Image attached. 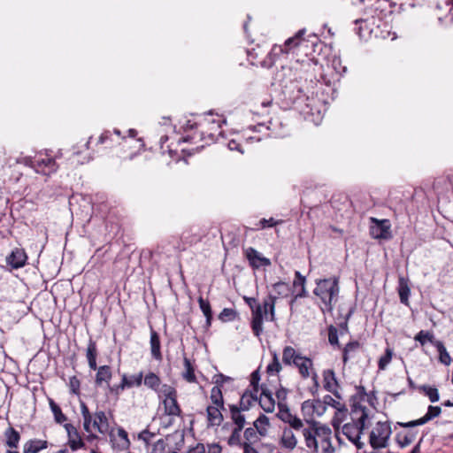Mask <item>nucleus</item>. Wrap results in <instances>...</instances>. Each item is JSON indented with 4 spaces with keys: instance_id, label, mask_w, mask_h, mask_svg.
Segmentation results:
<instances>
[{
    "instance_id": "nucleus-1",
    "label": "nucleus",
    "mask_w": 453,
    "mask_h": 453,
    "mask_svg": "<svg viewBox=\"0 0 453 453\" xmlns=\"http://www.w3.org/2000/svg\"><path fill=\"white\" fill-rule=\"evenodd\" d=\"M339 290V280L336 277L316 280V288L313 293L323 303V306L320 307L323 313L331 312L333 311Z\"/></svg>"
},
{
    "instance_id": "nucleus-2",
    "label": "nucleus",
    "mask_w": 453,
    "mask_h": 453,
    "mask_svg": "<svg viewBox=\"0 0 453 453\" xmlns=\"http://www.w3.org/2000/svg\"><path fill=\"white\" fill-rule=\"evenodd\" d=\"M368 414H362L358 417H351V423H346L342 426V434L355 444L357 452H363L365 443L361 441V434L369 426L367 424Z\"/></svg>"
},
{
    "instance_id": "nucleus-3",
    "label": "nucleus",
    "mask_w": 453,
    "mask_h": 453,
    "mask_svg": "<svg viewBox=\"0 0 453 453\" xmlns=\"http://www.w3.org/2000/svg\"><path fill=\"white\" fill-rule=\"evenodd\" d=\"M357 393L350 396L349 403L351 407L350 416L351 417H358L362 416V414H368V410L365 406L361 404L362 402L365 401L367 393L365 391V387L357 386L356 387Z\"/></svg>"
},
{
    "instance_id": "nucleus-4",
    "label": "nucleus",
    "mask_w": 453,
    "mask_h": 453,
    "mask_svg": "<svg viewBox=\"0 0 453 453\" xmlns=\"http://www.w3.org/2000/svg\"><path fill=\"white\" fill-rule=\"evenodd\" d=\"M325 405L332 406L336 410L335 415L333 419V426L336 427L341 422L344 420L347 416L348 409L344 403L334 399L331 395H326L324 397Z\"/></svg>"
},
{
    "instance_id": "nucleus-5",
    "label": "nucleus",
    "mask_w": 453,
    "mask_h": 453,
    "mask_svg": "<svg viewBox=\"0 0 453 453\" xmlns=\"http://www.w3.org/2000/svg\"><path fill=\"white\" fill-rule=\"evenodd\" d=\"M142 377L143 374L142 372H139L137 375H133L129 378L126 374H123L121 382L112 387L109 386V389L111 392L119 395L127 388H132L133 386H141L142 382Z\"/></svg>"
},
{
    "instance_id": "nucleus-6",
    "label": "nucleus",
    "mask_w": 453,
    "mask_h": 453,
    "mask_svg": "<svg viewBox=\"0 0 453 453\" xmlns=\"http://www.w3.org/2000/svg\"><path fill=\"white\" fill-rule=\"evenodd\" d=\"M245 256L250 263V265L253 269H258L261 266L271 265L270 259L263 257L256 249L252 247L245 250Z\"/></svg>"
},
{
    "instance_id": "nucleus-7",
    "label": "nucleus",
    "mask_w": 453,
    "mask_h": 453,
    "mask_svg": "<svg viewBox=\"0 0 453 453\" xmlns=\"http://www.w3.org/2000/svg\"><path fill=\"white\" fill-rule=\"evenodd\" d=\"M374 225L371 226V234L376 239H388L390 237V225L388 220L372 218Z\"/></svg>"
},
{
    "instance_id": "nucleus-8",
    "label": "nucleus",
    "mask_w": 453,
    "mask_h": 453,
    "mask_svg": "<svg viewBox=\"0 0 453 453\" xmlns=\"http://www.w3.org/2000/svg\"><path fill=\"white\" fill-rule=\"evenodd\" d=\"M64 427L67 433L68 445L73 451L85 447V443L83 442L80 433L74 426L70 423H66L64 425Z\"/></svg>"
},
{
    "instance_id": "nucleus-9",
    "label": "nucleus",
    "mask_w": 453,
    "mask_h": 453,
    "mask_svg": "<svg viewBox=\"0 0 453 453\" xmlns=\"http://www.w3.org/2000/svg\"><path fill=\"white\" fill-rule=\"evenodd\" d=\"M251 329L253 334L259 337L260 334L263 333V320L265 312L262 310V305L258 303L256 305L253 309H251Z\"/></svg>"
},
{
    "instance_id": "nucleus-10",
    "label": "nucleus",
    "mask_w": 453,
    "mask_h": 453,
    "mask_svg": "<svg viewBox=\"0 0 453 453\" xmlns=\"http://www.w3.org/2000/svg\"><path fill=\"white\" fill-rule=\"evenodd\" d=\"M27 256L24 250L15 248L6 257V264L11 266L12 269H19L26 265Z\"/></svg>"
},
{
    "instance_id": "nucleus-11",
    "label": "nucleus",
    "mask_w": 453,
    "mask_h": 453,
    "mask_svg": "<svg viewBox=\"0 0 453 453\" xmlns=\"http://www.w3.org/2000/svg\"><path fill=\"white\" fill-rule=\"evenodd\" d=\"M178 394L164 398L162 403L164 405V414L171 417H181L182 411L177 401Z\"/></svg>"
},
{
    "instance_id": "nucleus-12",
    "label": "nucleus",
    "mask_w": 453,
    "mask_h": 453,
    "mask_svg": "<svg viewBox=\"0 0 453 453\" xmlns=\"http://www.w3.org/2000/svg\"><path fill=\"white\" fill-rule=\"evenodd\" d=\"M30 165L32 167L35 168L37 172L42 168V171H44V168H48V172L45 174H50L51 173H55L58 169L56 161L52 157H44V158H35V160L29 159Z\"/></svg>"
},
{
    "instance_id": "nucleus-13",
    "label": "nucleus",
    "mask_w": 453,
    "mask_h": 453,
    "mask_svg": "<svg viewBox=\"0 0 453 453\" xmlns=\"http://www.w3.org/2000/svg\"><path fill=\"white\" fill-rule=\"evenodd\" d=\"M4 436L5 440V446L9 448L8 450L18 449L21 438L19 431H17L13 426H9L4 432Z\"/></svg>"
},
{
    "instance_id": "nucleus-14",
    "label": "nucleus",
    "mask_w": 453,
    "mask_h": 453,
    "mask_svg": "<svg viewBox=\"0 0 453 453\" xmlns=\"http://www.w3.org/2000/svg\"><path fill=\"white\" fill-rule=\"evenodd\" d=\"M111 442L112 448L118 450L127 449L130 446V441L128 439L127 433L122 427L118 429V438H115L112 434H111Z\"/></svg>"
},
{
    "instance_id": "nucleus-15",
    "label": "nucleus",
    "mask_w": 453,
    "mask_h": 453,
    "mask_svg": "<svg viewBox=\"0 0 453 453\" xmlns=\"http://www.w3.org/2000/svg\"><path fill=\"white\" fill-rule=\"evenodd\" d=\"M324 378V388L329 392H331L336 398L341 399L342 395L339 392L333 388V386L339 387L337 379L335 377V373L333 370H326L323 372Z\"/></svg>"
},
{
    "instance_id": "nucleus-16",
    "label": "nucleus",
    "mask_w": 453,
    "mask_h": 453,
    "mask_svg": "<svg viewBox=\"0 0 453 453\" xmlns=\"http://www.w3.org/2000/svg\"><path fill=\"white\" fill-rule=\"evenodd\" d=\"M49 442L46 440L30 439L23 445V453H39L41 450L47 449Z\"/></svg>"
},
{
    "instance_id": "nucleus-17",
    "label": "nucleus",
    "mask_w": 453,
    "mask_h": 453,
    "mask_svg": "<svg viewBox=\"0 0 453 453\" xmlns=\"http://www.w3.org/2000/svg\"><path fill=\"white\" fill-rule=\"evenodd\" d=\"M397 291L400 298V302L405 305L409 304V297L411 295V288L409 279L403 276L398 278Z\"/></svg>"
},
{
    "instance_id": "nucleus-18",
    "label": "nucleus",
    "mask_w": 453,
    "mask_h": 453,
    "mask_svg": "<svg viewBox=\"0 0 453 453\" xmlns=\"http://www.w3.org/2000/svg\"><path fill=\"white\" fill-rule=\"evenodd\" d=\"M277 296L269 294L263 301L262 310L265 312L266 319L270 321L275 320V303Z\"/></svg>"
},
{
    "instance_id": "nucleus-19",
    "label": "nucleus",
    "mask_w": 453,
    "mask_h": 453,
    "mask_svg": "<svg viewBox=\"0 0 453 453\" xmlns=\"http://www.w3.org/2000/svg\"><path fill=\"white\" fill-rule=\"evenodd\" d=\"M282 448L292 450L296 447L297 439L290 428L285 427L280 440Z\"/></svg>"
},
{
    "instance_id": "nucleus-20",
    "label": "nucleus",
    "mask_w": 453,
    "mask_h": 453,
    "mask_svg": "<svg viewBox=\"0 0 453 453\" xmlns=\"http://www.w3.org/2000/svg\"><path fill=\"white\" fill-rule=\"evenodd\" d=\"M150 350H151V356L154 359L157 361H161L163 358L160 348V338L158 334L151 328L150 331Z\"/></svg>"
},
{
    "instance_id": "nucleus-21",
    "label": "nucleus",
    "mask_w": 453,
    "mask_h": 453,
    "mask_svg": "<svg viewBox=\"0 0 453 453\" xmlns=\"http://www.w3.org/2000/svg\"><path fill=\"white\" fill-rule=\"evenodd\" d=\"M302 359V355L296 351L291 346H286L282 351V362L286 365L296 364L297 361Z\"/></svg>"
},
{
    "instance_id": "nucleus-22",
    "label": "nucleus",
    "mask_w": 453,
    "mask_h": 453,
    "mask_svg": "<svg viewBox=\"0 0 453 453\" xmlns=\"http://www.w3.org/2000/svg\"><path fill=\"white\" fill-rule=\"evenodd\" d=\"M111 368L109 365L99 366L96 374V385L102 386L104 382H106L109 387V381L111 379Z\"/></svg>"
},
{
    "instance_id": "nucleus-23",
    "label": "nucleus",
    "mask_w": 453,
    "mask_h": 453,
    "mask_svg": "<svg viewBox=\"0 0 453 453\" xmlns=\"http://www.w3.org/2000/svg\"><path fill=\"white\" fill-rule=\"evenodd\" d=\"M220 410H222V409L217 405L207 407L206 412H207L208 421L212 426H219L222 423L224 418H223V415H222Z\"/></svg>"
},
{
    "instance_id": "nucleus-24",
    "label": "nucleus",
    "mask_w": 453,
    "mask_h": 453,
    "mask_svg": "<svg viewBox=\"0 0 453 453\" xmlns=\"http://www.w3.org/2000/svg\"><path fill=\"white\" fill-rule=\"evenodd\" d=\"M298 368L299 373L303 379H307L311 376L310 370L313 367L312 360L310 357L302 356V359L294 365Z\"/></svg>"
},
{
    "instance_id": "nucleus-25",
    "label": "nucleus",
    "mask_w": 453,
    "mask_h": 453,
    "mask_svg": "<svg viewBox=\"0 0 453 453\" xmlns=\"http://www.w3.org/2000/svg\"><path fill=\"white\" fill-rule=\"evenodd\" d=\"M305 444L307 448L311 449V453H319V441L316 434H313L312 429L304 428L303 430Z\"/></svg>"
},
{
    "instance_id": "nucleus-26",
    "label": "nucleus",
    "mask_w": 453,
    "mask_h": 453,
    "mask_svg": "<svg viewBox=\"0 0 453 453\" xmlns=\"http://www.w3.org/2000/svg\"><path fill=\"white\" fill-rule=\"evenodd\" d=\"M198 303L202 312L203 313L206 319L205 326L207 328H209L211 326L212 320V311L211 308L210 302L208 300L203 299L202 296H199Z\"/></svg>"
},
{
    "instance_id": "nucleus-27",
    "label": "nucleus",
    "mask_w": 453,
    "mask_h": 453,
    "mask_svg": "<svg viewBox=\"0 0 453 453\" xmlns=\"http://www.w3.org/2000/svg\"><path fill=\"white\" fill-rule=\"evenodd\" d=\"M416 438V434L409 431V432H400L395 435V441L401 447L404 448L414 441Z\"/></svg>"
},
{
    "instance_id": "nucleus-28",
    "label": "nucleus",
    "mask_w": 453,
    "mask_h": 453,
    "mask_svg": "<svg viewBox=\"0 0 453 453\" xmlns=\"http://www.w3.org/2000/svg\"><path fill=\"white\" fill-rule=\"evenodd\" d=\"M415 341L418 342L421 346H425L427 342L431 343L432 345H435V343L438 342L435 338L433 333L429 331L421 330L419 331L416 336L414 337Z\"/></svg>"
},
{
    "instance_id": "nucleus-29",
    "label": "nucleus",
    "mask_w": 453,
    "mask_h": 453,
    "mask_svg": "<svg viewBox=\"0 0 453 453\" xmlns=\"http://www.w3.org/2000/svg\"><path fill=\"white\" fill-rule=\"evenodd\" d=\"M81 412L83 418V428L87 433L91 432V422H92V415L88 410L87 404L81 401Z\"/></svg>"
},
{
    "instance_id": "nucleus-30",
    "label": "nucleus",
    "mask_w": 453,
    "mask_h": 453,
    "mask_svg": "<svg viewBox=\"0 0 453 453\" xmlns=\"http://www.w3.org/2000/svg\"><path fill=\"white\" fill-rule=\"evenodd\" d=\"M444 4L447 8V14L445 16L439 15L438 21L441 25L449 27L453 23V14H451L453 10V2L452 0H445Z\"/></svg>"
},
{
    "instance_id": "nucleus-31",
    "label": "nucleus",
    "mask_w": 453,
    "mask_h": 453,
    "mask_svg": "<svg viewBox=\"0 0 453 453\" xmlns=\"http://www.w3.org/2000/svg\"><path fill=\"white\" fill-rule=\"evenodd\" d=\"M144 385L156 392L161 385V380L156 373L149 372L144 377Z\"/></svg>"
},
{
    "instance_id": "nucleus-32",
    "label": "nucleus",
    "mask_w": 453,
    "mask_h": 453,
    "mask_svg": "<svg viewBox=\"0 0 453 453\" xmlns=\"http://www.w3.org/2000/svg\"><path fill=\"white\" fill-rule=\"evenodd\" d=\"M95 418L99 423L98 432L101 434H105L108 432L110 425L108 418L103 411H98L95 412Z\"/></svg>"
},
{
    "instance_id": "nucleus-33",
    "label": "nucleus",
    "mask_w": 453,
    "mask_h": 453,
    "mask_svg": "<svg viewBox=\"0 0 453 453\" xmlns=\"http://www.w3.org/2000/svg\"><path fill=\"white\" fill-rule=\"evenodd\" d=\"M183 361H184V366L186 369L185 372L182 374L183 379L186 380L189 383L196 382L195 370H194V367H193L190 360L185 357Z\"/></svg>"
},
{
    "instance_id": "nucleus-34",
    "label": "nucleus",
    "mask_w": 453,
    "mask_h": 453,
    "mask_svg": "<svg viewBox=\"0 0 453 453\" xmlns=\"http://www.w3.org/2000/svg\"><path fill=\"white\" fill-rule=\"evenodd\" d=\"M310 428L312 429L313 434H316V437L319 440L330 437L332 434V431L328 426H318L316 422H313L312 427Z\"/></svg>"
},
{
    "instance_id": "nucleus-35",
    "label": "nucleus",
    "mask_w": 453,
    "mask_h": 453,
    "mask_svg": "<svg viewBox=\"0 0 453 453\" xmlns=\"http://www.w3.org/2000/svg\"><path fill=\"white\" fill-rule=\"evenodd\" d=\"M50 407L54 415V419L58 424H62L66 421L67 417L62 412L61 408L52 399H50Z\"/></svg>"
},
{
    "instance_id": "nucleus-36",
    "label": "nucleus",
    "mask_w": 453,
    "mask_h": 453,
    "mask_svg": "<svg viewBox=\"0 0 453 453\" xmlns=\"http://www.w3.org/2000/svg\"><path fill=\"white\" fill-rule=\"evenodd\" d=\"M210 398L214 405L219 406L221 409H224V399L221 389L219 386H214L211 388Z\"/></svg>"
},
{
    "instance_id": "nucleus-37",
    "label": "nucleus",
    "mask_w": 453,
    "mask_h": 453,
    "mask_svg": "<svg viewBox=\"0 0 453 453\" xmlns=\"http://www.w3.org/2000/svg\"><path fill=\"white\" fill-rule=\"evenodd\" d=\"M304 33L305 30L301 29L296 33V35L294 37L288 38L285 42V47L287 48V50H285L286 53L288 51V50L298 46L303 42L302 36L303 35Z\"/></svg>"
},
{
    "instance_id": "nucleus-38",
    "label": "nucleus",
    "mask_w": 453,
    "mask_h": 453,
    "mask_svg": "<svg viewBox=\"0 0 453 453\" xmlns=\"http://www.w3.org/2000/svg\"><path fill=\"white\" fill-rule=\"evenodd\" d=\"M419 390L424 392L425 395L428 396L429 400L432 403H436L439 401L440 395L438 389L436 388H433L427 385H422L419 387Z\"/></svg>"
},
{
    "instance_id": "nucleus-39",
    "label": "nucleus",
    "mask_w": 453,
    "mask_h": 453,
    "mask_svg": "<svg viewBox=\"0 0 453 453\" xmlns=\"http://www.w3.org/2000/svg\"><path fill=\"white\" fill-rule=\"evenodd\" d=\"M434 347H436L438 352H439V359L440 361L449 365L450 364L451 358L449 354L447 352L446 348L444 347L443 343L440 341H438Z\"/></svg>"
},
{
    "instance_id": "nucleus-40",
    "label": "nucleus",
    "mask_w": 453,
    "mask_h": 453,
    "mask_svg": "<svg viewBox=\"0 0 453 453\" xmlns=\"http://www.w3.org/2000/svg\"><path fill=\"white\" fill-rule=\"evenodd\" d=\"M258 403L260 407L267 413H271L274 411L275 401L273 396L259 397Z\"/></svg>"
},
{
    "instance_id": "nucleus-41",
    "label": "nucleus",
    "mask_w": 453,
    "mask_h": 453,
    "mask_svg": "<svg viewBox=\"0 0 453 453\" xmlns=\"http://www.w3.org/2000/svg\"><path fill=\"white\" fill-rule=\"evenodd\" d=\"M238 316V312L234 309L224 308L219 315V319L222 322H230L234 320Z\"/></svg>"
},
{
    "instance_id": "nucleus-42",
    "label": "nucleus",
    "mask_w": 453,
    "mask_h": 453,
    "mask_svg": "<svg viewBox=\"0 0 453 453\" xmlns=\"http://www.w3.org/2000/svg\"><path fill=\"white\" fill-rule=\"evenodd\" d=\"M156 393H157L159 398L162 396L164 398H167L178 394L176 388L168 384H163L162 386H159Z\"/></svg>"
},
{
    "instance_id": "nucleus-43",
    "label": "nucleus",
    "mask_w": 453,
    "mask_h": 453,
    "mask_svg": "<svg viewBox=\"0 0 453 453\" xmlns=\"http://www.w3.org/2000/svg\"><path fill=\"white\" fill-rule=\"evenodd\" d=\"M243 428L234 427L232 431L231 435L227 440V444L229 446H239L241 447L243 442L241 441V432Z\"/></svg>"
},
{
    "instance_id": "nucleus-44",
    "label": "nucleus",
    "mask_w": 453,
    "mask_h": 453,
    "mask_svg": "<svg viewBox=\"0 0 453 453\" xmlns=\"http://www.w3.org/2000/svg\"><path fill=\"white\" fill-rule=\"evenodd\" d=\"M274 291L276 292L277 298L279 297H287L289 293V287L287 283L283 281H278L273 285Z\"/></svg>"
},
{
    "instance_id": "nucleus-45",
    "label": "nucleus",
    "mask_w": 453,
    "mask_h": 453,
    "mask_svg": "<svg viewBox=\"0 0 453 453\" xmlns=\"http://www.w3.org/2000/svg\"><path fill=\"white\" fill-rule=\"evenodd\" d=\"M360 348V343L357 341L346 344L343 349L342 361L346 364L349 358V354L357 351Z\"/></svg>"
},
{
    "instance_id": "nucleus-46",
    "label": "nucleus",
    "mask_w": 453,
    "mask_h": 453,
    "mask_svg": "<svg viewBox=\"0 0 453 453\" xmlns=\"http://www.w3.org/2000/svg\"><path fill=\"white\" fill-rule=\"evenodd\" d=\"M282 369V366L279 361V357L276 352L273 353V360L266 367V372L273 374V372L279 373Z\"/></svg>"
},
{
    "instance_id": "nucleus-47",
    "label": "nucleus",
    "mask_w": 453,
    "mask_h": 453,
    "mask_svg": "<svg viewBox=\"0 0 453 453\" xmlns=\"http://www.w3.org/2000/svg\"><path fill=\"white\" fill-rule=\"evenodd\" d=\"M279 412L277 417L286 423V421L291 418L292 414L286 403H278Z\"/></svg>"
},
{
    "instance_id": "nucleus-48",
    "label": "nucleus",
    "mask_w": 453,
    "mask_h": 453,
    "mask_svg": "<svg viewBox=\"0 0 453 453\" xmlns=\"http://www.w3.org/2000/svg\"><path fill=\"white\" fill-rule=\"evenodd\" d=\"M393 351L391 349L387 348L385 354L381 356L378 362V367L380 370H385L387 365L391 362Z\"/></svg>"
},
{
    "instance_id": "nucleus-49",
    "label": "nucleus",
    "mask_w": 453,
    "mask_h": 453,
    "mask_svg": "<svg viewBox=\"0 0 453 453\" xmlns=\"http://www.w3.org/2000/svg\"><path fill=\"white\" fill-rule=\"evenodd\" d=\"M244 439L245 441L243 443H250V445H253V443L257 442L258 441V436L257 434V431L255 427H248L244 430Z\"/></svg>"
},
{
    "instance_id": "nucleus-50",
    "label": "nucleus",
    "mask_w": 453,
    "mask_h": 453,
    "mask_svg": "<svg viewBox=\"0 0 453 453\" xmlns=\"http://www.w3.org/2000/svg\"><path fill=\"white\" fill-rule=\"evenodd\" d=\"M440 413H441V407L430 405L427 409V412L426 413V415L424 417H422L421 422H424L426 424L432 418L439 416Z\"/></svg>"
},
{
    "instance_id": "nucleus-51",
    "label": "nucleus",
    "mask_w": 453,
    "mask_h": 453,
    "mask_svg": "<svg viewBox=\"0 0 453 453\" xmlns=\"http://www.w3.org/2000/svg\"><path fill=\"white\" fill-rule=\"evenodd\" d=\"M87 359H96L97 357V347L95 341L92 338L89 339L87 347Z\"/></svg>"
},
{
    "instance_id": "nucleus-52",
    "label": "nucleus",
    "mask_w": 453,
    "mask_h": 453,
    "mask_svg": "<svg viewBox=\"0 0 453 453\" xmlns=\"http://www.w3.org/2000/svg\"><path fill=\"white\" fill-rule=\"evenodd\" d=\"M328 342L331 345H338L339 344L338 330L333 325H330L328 326Z\"/></svg>"
},
{
    "instance_id": "nucleus-53",
    "label": "nucleus",
    "mask_w": 453,
    "mask_h": 453,
    "mask_svg": "<svg viewBox=\"0 0 453 453\" xmlns=\"http://www.w3.org/2000/svg\"><path fill=\"white\" fill-rule=\"evenodd\" d=\"M319 444L322 449V453H334V448L331 442V436L326 437V439L319 440Z\"/></svg>"
},
{
    "instance_id": "nucleus-54",
    "label": "nucleus",
    "mask_w": 453,
    "mask_h": 453,
    "mask_svg": "<svg viewBox=\"0 0 453 453\" xmlns=\"http://www.w3.org/2000/svg\"><path fill=\"white\" fill-rule=\"evenodd\" d=\"M301 410L304 415H312L316 410L314 402L311 400L304 401L302 403Z\"/></svg>"
},
{
    "instance_id": "nucleus-55",
    "label": "nucleus",
    "mask_w": 453,
    "mask_h": 453,
    "mask_svg": "<svg viewBox=\"0 0 453 453\" xmlns=\"http://www.w3.org/2000/svg\"><path fill=\"white\" fill-rule=\"evenodd\" d=\"M81 381L76 376H72L69 379V388L71 393L79 395H80Z\"/></svg>"
},
{
    "instance_id": "nucleus-56",
    "label": "nucleus",
    "mask_w": 453,
    "mask_h": 453,
    "mask_svg": "<svg viewBox=\"0 0 453 453\" xmlns=\"http://www.w3.org/2000/svg\"><path fill=\"white\" fill-rule=\"evenodd\" d=\"M252 403L253 402L248 397V390H246L240 399L241 409H242L243 411H249Z\"/></svg>"
},
{
    "instance_id": "nucleus-57",
    "label": "nucleus",
    "mask_w": 453,
    "mask_h": 453,
    "mask_svg": "<svg viewBox=\"0 0 453 453\" xmlns=\"http://www.w3.org/2000/svg\"><path fill=\"white\" fill-rule=\"evenodd\" d=\"M260 381L259 369L255 370L250 375V385L253 387L254 391L258 392Z\"/></svg>"
},
{
    "instance_id": "nucleus-58",
    "label": "nucleus",
    "mask_w": 453,
    "mask_h": 453,
    "mask_svg": "<svg viewBox=\"0 0 453 453\" xmlns=\"http://www.w3.org/2000/svg\"><path fill=\"white\" fill-rule=\"evenodd\" d=\"M154 436V433L150 432L148 429H144L138 434V439L142 441L146 446H149L150 438Z\"/></svg>"
},
{
    "instance_id": "nucleus-59",
    "label": "nucleus",
    "mask_w": 453,
    "mask_h": 453,
    "mask_svg": "<svg viewBox=\"0 0 453 453\" xmlns=\"http://www.w3.org/2000/svg\"><path fill=\"white\" fill-rule=\"evenodd\" d=\"M286 423H288L289 426L296 430H299L303 427V421L297 418L296 416L292 415Z\"/></svg>"
},
{
    "instance_id": "nucleus-60",
    "label": "nucleus",
    "mask_w": 453,
    "mask_h": 453,
    "mask_svg": "<svg viewBox=\"0 0 453 453\" xmlns=\"http://www.w3.org/2000/svg\"><path fill=\"white\" fill-rule=\"evenodd\" d=\"M269 425V418L265 414H260L259 417L253 422L254 427H260L262 426H268Z\"/></svg>"
},
{
    "instance_id": "nucleus-61",
    "label": "nucleus",
    "mask_w": 453,
    "mask_h": 453,
    "mask_svg": "<svg viewBox=\"0 0 453 453\" xmlns=\"http://www.w3.org/2000/svg\"><path fill=\"white\" fill-rule=\"evenodd\" d=\"M234 424L235 425V427L243 428L245 426V416L242 414H236L233 418H231Z\"/></svg>"
},
{
    "instance_id": "nucleus-62",
    "label": "nucleus",
    "mask_w": 453,
    "mask_h": 453,
    "mask_svg": "<svg viewBox=\"0 0 453 453\" xmlns=\"http://www.w3.org/2000/svg\"><path fill=\"white\" fill-rule=\"evenodd\" d=\"M313 402L316 406L315 412L317 413V415L321 416L322 414H324L326 410L324 400L321 401L319 399H317V400H314Z\"/></svg>"
},
{
    "instance_id": "nucleus-63",
    "label": "nucleus",
    "mask_w": 453,
    "mask_h": 453,
    "mask_svg": "<svg viewBox=\"0 0 453 453\" xmlns=\"http://www.w3.org/2000/svg\"><path fill=\"white\" fill-rule=\"evenodd\" d=\"M165 443L163 439L157 441L152 447L151 453H162L165 450Z\"/></svg>"
},
{
    "instance_id": "nucleus-64",
    "label": "nucleus",
    "mask_w": 453,
    "mask_h": 453,
    "mask_svg": "<svg viewBox=\"0 0 453 453\" xmlns=\"http://www.w3.org/2000/svg\"><path fill=\"white\" fill-rule=\"evenodd\" d=\"M294 287H303L305 286V277L301 274L300 272L296 271L295 273V280L293 282Z\"/></svg>"
}]
</instances>
